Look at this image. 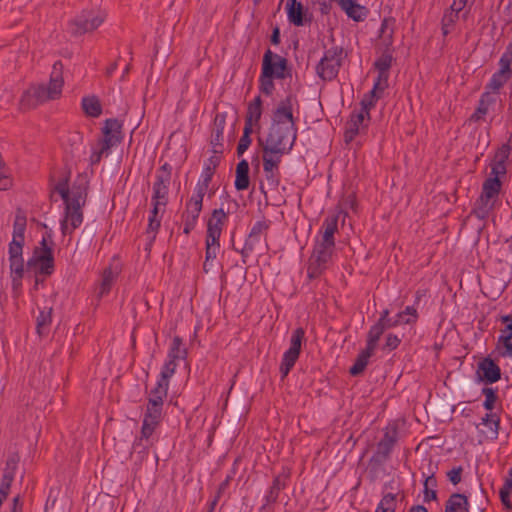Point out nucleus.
I'll use <instances>...</instances> for the list:
<instances>
[{
    "mask_svg": "<svg viewBox=\"0 0 512 512\" xmlns=\"http://www.w3.org/2000/svg\"><path fill=\"white\" fill-rule=\"evenodd\" d=\"M296 136L293 104L291 99H287L274 112L269 133L261 142L263 154L282 158L292 150Z\"/></svg>",
    "mask_w": 512,
    "mask_h": 512,
    "instance_id": "1",
    "label": "nucleus"
},
{
    "mask_svg": "<svg viewBox=\"0 0 512 512\" xmlns=\"http://www.w3.org/2000/svg\"><path fill=\"white\" fill-rule=\"evenodd\" d=\"M55 190L64 201V210L60 221L61 231L64 236L70 235L83 222L82 207L86 203L87 180L81 177L71 186L63 180L57 183Z\"/></svg>",
    "mask_w": 512,
    "mask_h": 512,
    "instance_id": "2",
    "label": "nucleus"
},
{
    "mask_svg": "<svg viewBox=\"0 0 512 512\" xmlns=\"http://www.w3.org/2000/svg\"><path fill=\"white\" fill-rule=\"evenodd\" d=\"M340 215L341 212L333 213L322 224L309 260L308 276L310 278L317 277L326 270L336 256L334 234L338 229Z\"/></svg>",
    "mask_w": 512,
    "mask_h": 512,
    "instance_id": "3",
    "label": "nucleus"
},
{
    "mask_svg": "<svg viewBox=\"0 0 512 512\" xmlns=\"http://www.w3.org/2000/svg\"><path fill=\"white\" fill-rule=\"evenodd\" d=\"M62 71L63 65L56 62L53 65L48 86L36 85L29 88L21 98L22 108H30L39 103L58 98L62 93L64 84Z\"/></svg>",
    "mask_w": 512,
    "mask_h": 512,
    "instance_id": "4",
    "label": "nucleus"
},
{
    "mask_svg": "<svg viewBox=\"0 0 512 512\" xmlns=\"http://www.w3.org/2000/svg\"><path fill=\"white\" fill-rule=\"evenodd\" d=\"M27 268L35 275H49L53 272L52 240L50 235L44 236L40 245L35 248L27 262Z\"/></svg>",
    "mask_w": 512,
    "mask_h": 512,
    "instance_id": "5",
    "label": "nucleus"
},
{
    "mask_svg": "<svg viewBox=\"0 0 512 512\" xmlns=\"http://www.w3.org/2000/svg\"><path fill=\"white\" fill-rule=\"evenodd\" d=\"M103 138L93 148L91 161L97 163L103 156H108L113 147L121 141V124L117 120H107L103 127Z\"/></svg>",
    "mask_w": 512,
    "mask_h": 512,
    "instance_id": "6",
    "label": "nucleus"
},
{
    "mask_svg": "<svg viewBox=\"0 0 512 512\" xmlns=\"http://www.w3.org/2000/svg\"><path fill=\"white\" fill-rule=\"evenodd\" d=\"M500 190V181L497 177L488 178L483 184V191L474 209L475 215L479 219H484L493 209Z\"/></svg>",
    "mask_w": 512,
    "mask_h": 512,
    "instance_id": "7",
    "label": "nucleus"
},
{
    "mask_svg": "<svg viewBox=\"0 0 512 512\" xmlns=\"http://www.w3.org/2000/svg\"><path fill=\"white\" fill-rule=\"evenodd\" d=\"M171 181V171L168 169V165L165 164L158 171L156 176V181L153 185V195L151 199L152 206H155V209H159V207L166 208L168 203V192Z\"/></svg>",
    "mask_w": 512,
    "mask_h": 512,
    "instance_id": "8",
    "label": "nucleus"
},
{
    "mask_svg": "<svg viewBox=\"0 0 512 512\" xmlns=\"http://www.w3.org/2000/svg\"><path fill=\"white\" fill-rule=\"evenodd\" d=\"M304 336L305 332L302 328H297L293 331L290 339V346L284 352L280 365V373L283 377L288 375L295 362L297 361L301 351Z\"/></svg>",
    "mask_w": 512,
    "mask_h": 512,
    "instance_id": "9",
    "label": "nucleus"
},
{
    "mask_svg": "<svg viewBox=\"0 0 512 512\" xmlns=\"http://www.w3.org/2000/svg\"><path fill=\"white\" fill-rule=\"evenodd\" d=\"M8 262L12 290L15 295H18L21 291L22 281L25 275L23 250H8Z\"/></svg>",
    "mask_w": 512,
    "mask_h": 512,
    "instance_id": "10",
    "label": "nucleus"
},
{
    "mask_svg": "<svg viewBox=\"0 0 512 512\" xmlns=\"http://www.w3.org/2000/svg\"><path fill=\"white\" fill-rule=\"evenodd\" d=\"M105 19V13L100 10H85L72 22V31L82 34L99 27Z\"/></svg>",
    "mask_w": 512,
    "mask_h": 512,
    "instance_id": "11",
    "label": "nucleus"
},
{
    "mask_svg": "<svg viewBox=\"0 0 512 512\" xmlns=\"http://www.w3.org/2000/svg\"><path fill=\"white\" fill-rule=\"evenodd\" d=\"M341 59L342 50L332 48L326 51L317 66L318 75L324 80H332L335 78L341 65Z\"/></svg>",
    "mask_w": 512,
    "mask_h": 512,
    "instance_id": "12",
    "label": "nucleus"
},
{
    "mask_svg": "<svg viewBox=\"0 0 512 512\" xmlns=\"http://www.w3.org/2000/svg\"><path fill=\"white\" fill-rule=\"evenodd\" d=\"M286 69V60L278 54L268 50L263 59L262 72L274 78H283Z\"/></svg>",
    "mask_w": 512,
    "mask_h": 512,
    "instance_id": "13",
    "label": "nucleus"
},
{
    "mask_svg": "<svg viewBox=\"0 0 512 512\" xmlns=\"http://www.w3.org/2000/svg\"><path fill=\"white\" fill-rule=\"evenodd\" d=\"M370 116L365 111H358L351 115L346 125L345 141L351 142L356 135L360 134L368 126Z\"/></svg>",
    "mask_w": 512,
    "mask_h": 512,
    "instance_id": "14",
    "label": "nucleus"
},
{
    "mask_svg": "<svg viewBox=\"0 0 512 512\" xmlns=\"http://www.w3.org/2000/svg\"><path fill=\"white\" fill-rule=\"evenodd\" d=\"M263 158V170L265 173V179L268 185L275 189L279 184V171L278 167L281 163V157L272 156L268 154H262Z\"/></svg>",
    "mask_w": 512,
    "mask_h": 512,
    "instance_id": "15",
    "label": "nucleus"
},
{
    "mask_svg": "<svg viewBox=\"0 0 512 512\" xmlns=\"http://www.w3.org/2000/svg\"><path fill=\"white\" fill-rule=\"evenodd\" d=\"M385 77L377 79L374 83L372 90L364 96L361 101V109L359 111H365L369 115V111L375 106V103L382 97L385 89Z\"/></svg>",
    "mask_w": 512,
    "mask_h": 512,
    "instance_id": "16",
    "label": "nucleus"
},
{
    "mask_svg": "<svg viewBox=\"0 0 512 512\" xmlns=\"http://www.w3.org/2000/svg\"><path fill=\"white\" fill-rule=\"evenodd\" d=\"M120 273V265L118 261L112 262L102 274L101 282L96 288V294L98 297L106 295L112 286L114 279Z\"/></svg>",
    "mask_w": 512,
    "mask_h": 512,
    "instance_id": "17",
    "label": "nucleus"
},
{
    "mask_svg": "<svg viewBox=\"0 0 512 512\" xmlns=\"http://www.w3.org/2000/svg\"><path fill=\"white\" fill-rule=\"evenodd\" d=\"M477 374L481 380H484L488 383L497 382L501 376L500 368L496 363H494V361L489 358L479 362Z\"/></svg>",
    "mask_w": 512,
    "mask_h": 512,
    "instance_id": "18",
    "label": "nucleus"
},
{
    "mask_svg": "<svg viewBox=\"0 0 512 512\" xmlns=\"http://www.w3.org/2000/svg\"><path fill=\"white\" fill-rule=\"evenodd\" d=\"M510 154V146L503 144L495 153L491 163V174L499 179L506 173V163Z\"/></svg>",
    "mask_w": 512,
    "mask_h": 512,
    "instance_id": "19",
    "label": "nucleus"
},
{
    "mask_svg": "<svg viewBox=\"0 0 512 512\" xmlns=\"http://www.w3.org/2000/svg\"><path fill=\"white\" fill-rule=\"evenodd\" d=\"M468 0H454L451 5V12L445 14L443 18V33L447 34L449 32V27L453 24L456 19H467V12H462L464 7L466 6Z\"/></svg>",
    "mask_w": 512,
    "mask_h": 512,
    "instance_id": "20",
    "label": "nucleus"
},
{
    "mask_svg": "<svg viewBox=\"0 0 512 512\" xmlns=\"http://www.w3.org/2000/svg\"><path fill=\"white\" fill-rule=\"evenodd\" d=\"M25 229L26 218L22 214L18 213L15 216L13 226V237L12 241L9 243L8 250H23Z\"/></svg>",
    "mask_w": 512,
    "mask_h": 512,
    "instance_id": "21",
    "label": "nucleus"
},
{
    "mask_svg": "<svg viewBox=\"0 0 512 512\" xmlns=\"http://www.w3.org/2000/svg\"><path fill=\"white\" fill-rule=\"evenodd\" d=\"M204 196L205 193H200L197 190L193 191L191 197L186 203L183 218L198 220L200 212L202 210Z\"/></svg>",
    "mask_w": 512,
    "mask_h": 512,
    "instance_id": "22",
    "label": "nucleus"
},
{
    "mask_svg": "<svg viewBox=\"0 0 512 512\" xmlns=\"http://www.w3.org/2000/svg\"><path fill=\"white\" fill-rule=\"evenodd\" d=\"M340 7L345 11L347 16L354 21H362L366 17V9L354 0H338Z\"/></svg>",
    "mask_w": 512,
    "mask_h": 512,
    "instance_id": "23",
    "label": "nucleus"
},
{
    "mask_svg": "<svg viewBox=\"0 0 512 512\" xmlns=\"http://www.w3.org/2000/svg\"><path fill=\"white\" fill-rule=\"evenodd\" d=\"M499 65V70L493 74L488 84V88L492 91L499 90L507 82L511 74L509 64L499 61Z\"/></svg>",
    "mask_w": 512,
    "mask_h": 512,
    "instance_id": "24",
    "label": "nucleus"
},
{
    "mask_svg": "<svg viewBox=\"0 0 512 512\" xmlns=\"http://www.w3.org/2000/svg\"><path fill=\"white\" fill-rule=\"evenodd\" d=\"M227 219L228 215L222 208L215 209L207 222V232L221 235Z\"/></svg>",
    "mask_w": 512,
    "mask_h": 512,
    "instance_id": "25",
    "label": "nucleus"
},
{
    "mask_svg": "<svg viewBox=\"0 0 512 512\" xmlns=\"http://www.w3.org/2000/svg\"><path fill=\"white\" fill-rule=\"evenodd\" d=\"M262 115V107L260 97H256L249 105L247 110L245 126L256 128Z\"/></svg>",
    "mask_w": 512,
    "mask_h": 512,
    "instance_id": "26",
    "label": "nucleus"
},
{
    "mask_svg": "<svg viewBox=\"0 0 512 512\" xmlns=\"http://www.w3.org/2000/svg\"><path fill=\"white\" fill-rule=\"evenodd\" d=\"M16 465L17 462L14 459H10L7 461L6 469L4 471L0 485V494L2 497H7L9 494L10 487L14 479Z\"/></svg>",
    "mask_w": 512,
    "mask_h": 512,
    "instance_id": "27",
    "label": "nucleus"
},
{
    "mask_svg": "<svg viewBox=\"0 0 512 512\" xmlns=\"http://www.w3.org/2000/svg\"><path fill=\"white\" fill-rule=\"evenodd\" d=\"M445 512H469V502L463 494H453L446 502Z\"/></svg>",
    "mask_w": 512,
    "mask_h": 512,
    "instance_id": "28",
    "label": "nucleus"
},
{
    "mask_svg": "<svg viewBox=\"0 0 512 512\" xmlns=\"http://www.w3.org/2000/svg\"><path fill=\"white\" fill-rule=\"evenodd\" d=\"M249 187V164L242 160L236 167L235 188L237 190H246Z\"/></svg>",
    "mask_w": 512,
    "mask_h": 512,
    "instance_id": "29",
    "label": "nucleus"
},
{
    "mask_svg": "<svg viewBox=\"0 0 512 512\" xmlns=\"http://www.w3.org/2000/svg\"><path fill=\"white\" fill-rule=\"evenodd\" d=\"M164 207H159V209H155V206H152V210L150 212V215L148 217V228L147 233L150 236L151 240L155 238V235L160 227L161 220L163 217V214L165 212Z\"/></svg>",
    "mask_w": 512,
    "mask_h": 512,
    "instance_id": "30",
    "label": "nucleus"
},
{
    "mask_svg": "<svg viewBox=\"0 0 512 512\" xmlns=\"http://www.w3.org/2000/svg\"><path fill=\"white\" fill-rule=\"evenodd\" d=\"M418 318L417 309L413 306H407L402 312L396 315V318L388 326L410 325L416 322Z\"/></svg>",
    "mask_w": 512,
    "mask_h": 512,
    "instance_id": "31",
    "label": "nucleus"
},
{
    "mask_svg": "<svg viewBox=\"0 0 512 512\" xmlns=\"http://www.w3.org/2000/svg\"><path fill=\"white\" fill-rule=\"evenodd\" d=\"M158 425L143 421L140 437L135 441V446L142 445L143 448L151 445L154 440V432Z\"/></svg>",
    "mask_w": 512,
    "mask_h": 512,
    "instance_id": "32",
    "label": "nucleus"
},
{
    "mask_svg": "<svg viewBox=\"0 0 512 512\" xmlns=\"http://www.w3.org/2000/svg\"><path fill=\"white\" fill-rule=\"evenodd\" d=\"M288 20L294 25L300 26L303 24V7L300 2L296 0H288L286 4Z\"/></svg>",
    "mask_w": 512,
    "mask_h": 512,
    "instance_id": "33",
    "label": "nucleus"
},
{
    "mask_svg": "<svg viewBox=\"0 0 512 512\" xmlns=\"http://www.w3.org/2000/svg\"><path fill=\"white\" fill-rule=\"evenodd\" d=\"M220 237L217 233L207 232L206 235V262L216 258L220 250ZM207 263H205V266Z\"/></svg>",
    "mask_w": 512,
    "mask_h": 512,
    "instance_id": "34",
    "label": "nucleus"
},
{
    "mask_svg": "<svg viewBox=\"0 0 512 512\" xmlns=\"http://www.w3.org/2000/svg\"><path fill=\"white\" fill-rule=\"evenodd\" d=\"M176 366L177 364L174 360H167L161 369L156 385H162L164 389L168 390L169 381L175 373Z\"/></svg>",
    "mask_w": 512,
    "mask_h": 512,
    "instance_id": "35",
    "label": "nucleus"
},
{
    "mask_svg": "<svg viewBox=\"0 0 512 512\" xmlns=\"http://www.w3.org/2000/svg\"><path fill=\"white\" fill-rule=\"evenodd\" d=\"M167 392L168 390L164 389L162 385H155L149 392L147 406L163 409V402L167 397Z\"/></svg>",
    "mask_w": 512,
    "mask_h": 512,
    "instance_id": "36",
    "label": "nucleus"
},
{
    "mask_svg": "<svg viewBox=\"0 0 512 512\" xmlns=\"http://www.w3.org/2000/svg\"><path fill=\"white\" fill-rule=\"evenodd\" d=\"M385 329H386V325L382 322H377L375 325H373L370 328L368 337H367L366 349H369L373 352L375 351V349L377 347L378 340L380 339V337L383 334Z\"/></svg>",
    "mask_w": 512,
    "mask_h": 512,
    "instance_id": "37",
    "label": "nucleus"
},
{
    "mask_svg": "<svg viewBox=\"0 0 512 512\" xmlns=\"http://www.w3.org/2000/svg\"><path fill=\"white\" fill-rule=\"evenodd\" d=\"M512 493V467L508 471V475L505 478L503 486L499 490V495L502 504L510 509L512 507V503L510 501V495Z\"/></svg>",
    "mask_w": 512,
    "mask_h": 512,
    "instance_id": "38",
    "label": "nucleus"
},
{
    "mask_svg": "<svg viewBox=\"0 0 512 512\" xmlns=\"http://www.w3.org/2000/svg\"><path fill=\"white\" fill-rule=\"evenodd\" d=\"M82 107L85 113L91 117H98L102 112L100 102L94 96L84 97L82 100Z\"/></svg>",
    "mask_w": 512,
    "mask_h": 512,
    "instance_id": "39",
    "label": "nucleus"
},
{
    "mask_svg": "<svg viewBox=\"0 0 512 512\" xmlns=\"http://www.w3.org/2000/svg\"><path fill=\"white\" fill-rule=\"evenodd\" d=\"M374 354L373 351L366 349L363 350L357 357L354 365L350 368V373L352 375H358L364 371L366 368L369 358Z\"/></svg>",
    "mask_w": 512,
    "mask_h": 512,
    "instance_id": "40",
    "label": "nucleus"
},
{
    "mask_svg": "<svg viewBox=\"0 0 512 512\" xmlns=\"http://www.w3.org/2000/svg\"><path fill=\"white\" fill-rule=\"evenodd\" d=\"M213 173H214V171L211 166L204 167L194 190H197L200 193L206 194L208 191L209 184L212 179Z\"/></svg>",
    "mask_w": 512,
    "mask_h": 512,
    "instance_id": "41",
    "label": "nucleus"
},
{
    "mask_svg": "<svg viewBox=\"0 0 512 512\" xmlns=\"http://www.w3.org/2000/svg\"><path fill=\"white\" fill-rule=\"evenodd\" d=\"M162 418V409L157 407L147 406L144 413L143 421L159 425Z\"/></svg>",
    "mask_w": 512,
    "mask_h": 512,
    "instance_id": "42",
    "label": "nucleus"
},
{
    "mask_svg": "<svg viewBox=\"0 0 512 512\" xmlns=\"http://www.w3.org/2000/svg\"><path fill=\"white\" fill-rule=\"evenodd\" d=\"M395 510V497L393 494L385 495L379 504L375 512H394Z\"/></svg>",
    "mask_w": 512,
    "mask_h": 512,
    "instance_id": "43",
    "label": "nucleus"
},
{
    "mask_svg": "<svg viewBox=\"0 0 512 512\" xmlns=\"http://www.w3.org/2000/svg\"><path fill=\"white\" fill-rule=\"evenodd\" d=\"M390 63H391L390 57L384 56V57L380 58L375 64L377 69L379 70L377 79H381L382 77H385L386 86H388L387 70L390 67Z\"/></svg>",
    "mask_w": 512,
    "mask_h": 512,
    "instance_id": "44",
    "label": "nucleus"
},
{
    "mask_svg": "<svg viewBox=\"0 0 512 512\" xmlns=\"http://www.w3.org/2000/svg\"><path fill=\"white\" fill-rule=\"evenodd\" d=\"M482 424L485 427H487L488 432L492 436H496L497 435V431H498V418H497V416L495 414H487L482 419Z\"/></svg>",
    "mask_w": 512,
    "mask_h": 512,
    "instance_id": "45",
    "label": "nucleus"
},
{
    "mask_svg": "<svg viewBox=\"0 0 512 512\" xmlns=\"http://www.w3.org/2000/svg\"><path fill=\"white\" fill-rule=\"evenodd\" d=\"M253 130H254L253 128L246 127V126L244 127L243 135L240 138L238 148H237L238 153H240V154L244 153L250 146V144H251L250 134L253 132Z\"/></svg>",
    "mask_w": 512,
    "mask_h": 512,
    "instance_id": "46",
    "label": "nucleus"
},
{
    "mask_svg": "<svg viewBox=\"0 0 512 512\" xmlns=\"http://www.w3.org/2000/svg\"><path fill=\"white\" fill-rule=\"evenodd\" d=\"M184 351L181 348V340L179 338H174L172 341V346L170 348L168 354V360H176L179 359L183 355Z\"/></svg>",
    "mask_w": 512,
    "mask_h": 512,
    "instance_id": "47",
    "label": "nucleus"
},
{
    "mask_svg": "<svg viewBox=\"0 0 512 512\" xmlns=\"http://www.w3.org/2000/svg\"><path fill=\"white\" fill-rule=\"evenodd\" d=\"M273 78L274 77L262 72L260 79V87L261 91L264 92L265 94H270L272 92L274 88Z\"/></svg>",
    "mask_w": 512,
    "mask_h": 512,
    "instance_id": "48",
    "label": "nucleus"
},
{
    "mask_svg": "<svg viewBox=\"0 0 512 512\" xmlns=\"http://www.w3.org/2000/svg\"><path fill=\"white\" fill-rule=\"evenodd\" d=\"M51 315L50 311H42L40 312L37 318V330L39 334L43 333V330L50 324Z\"/></svg>",
    "mask_w": 512,
    "mask_h": 512,
    "instance_id": "49",
    "label": "nucleus"
},
{
    "mask_svg": "<svg viewBox=\"0 0 512 512\" xmlns=\"http://www.w3.org/2000/svg\"><path fill=\"white\" fill-rule=\"evenodd\" d=\"M260 240H261V237L255 236V235L249 233V235L245 241L243 251L246 253L252 252L254 250L256 244H258L260 242Z\"/></svg>",
    "mask_w": 512,
    "mask_h": 512,
    "instance_id": "50",
    "label": "nucleus"
},
{
    "mask_svg": "<svg viewBox=\"0 0 512 512\" xmlns=\"http://www.w3.org/2000/svg\"><path fill=\"white\" fill-rule=\"evenodd\" d=\"M484 394H485V401L483 403V406L487 410H492L494 407L495 401H496V395L492 389H485Z\"/></svg>",
    "mask_w": 512,
    "mask_h": 512,
    "instance_id": "51",
    "label": "nucleus"
},
{
    "mask_svg": "<svg viewBox=\"0 0 512 512\" xmlns=\"http://www.w3.org/2000/svg\"><path fill=\"white\" fill-rule=\"evenodd\" d=\"M506 353L512 355V329H506L505 334L502 336Z\"/></svg>",
    "mask_w": 512,
    "mask_h": 512,
    "instance_id": "52",
    "label": "nucleus"
},
{
    "mask_svg": "<svg viewBox=\"0 0 512 512\" xmlns=\"http://www.w3.org/2000/svg\"><path fill=\"white\" fill-rule=\"evenodd\" d=\"M462 469L460 467L453 468L447 473L448 479L454 484H458L461 481Z\"/></svg>",
    "mask_w": 512,
    "mask_h": 512,
    "instance_id": "53",
    "label": "nucleus"
},
{
    "mask_svg": "<svg viewBox=\"0 0 512 512\" xmlns=\"http://www.w3.org/2000/svg\"><path fill=\"white\" fill-rule=\"evenodd\" d=\"M214 124L216 127V136L220 137L223 133L224 125H225V117L223 115H217L214 120Z\"/></svg>",
    "mask_w": 512,
    "mask_h": 512,
    "instance_id": "54",
    "label": "nucleus"
},
{
    "mask_svg": "<svg viewBox=\"0 0 512 512\" xmlns=\"http://www.w3.org/2000/svg\"><path fill=\"white\" fill-rule=\"evenodd\" d=\"M400 343V339L398 338V336L394 335V334H388L387 337H386V344L385 346L388 348V349H395L398 347Z\"/></svg>",
    "mask_w": 512,
    "mask_h": 512,
    "instance_id": "55",
    "label": "nucleus"
},
{
    "mask_svg": "<svg viewBox=\"0 0 512 512\" xmlns=\"http://www.w3.org/2000/svg\"><path fill=\"white\" fill-rule=\"evenodd\" d=\"M266 228H267L266 224L264 222L259 221L254 224V226L251 228L250 233L255 236L261 237V235L266 230Z\"/></svg>",
    "mask_w": 512,
    "mask_h": 512,
    "instance_id": "56",
    "label": "nucleus"
},
{
    "mask_svg": "<svg viewBox=\"0 0 512 512\" xmlns=\"http://www.w3.org/2000/svg\"><path fill=\"white\" fill-rule=\"evenodd\" d=\"M500 61L511 65L512 63V42L508 45L506 52L500 58Z\"/></svg>",
    "mask_w": 512,
    "mask_h": 512,
    "instance_id": "57",
    "label": "nucleus"
},
{
    "mask_svg": "<svg viewBox=\"0 0 512 512\" xmlns=\"http://www.w3.org/2000/svg\"><path fill=\"white\" fill-rule=\"evenodd\" d=\"M184 220V228L183 231L185 234H189L195 227L197 220H192L190 218H183Z\"/></svg>",
    "mask_w": 512,
    "mask_h": 512,
    "instance_id": "58",
    "label": "nucleus"
},
{
    "mask_svg": "<svg viewBox=\"0 0 512 512\" xmlns=\"http://www.w3.org/2000/svg\"><path fill=\"white\" fill-rule=\"evenodd\" d=\"M388 315H389V311L384 310L380 316V319L378 320V322L384 323L386 325V328H390L391 326H388V325L393 322V320L388 318Z\"/></svg>",
    "mask_w": 512,
    "mask_h": 512,
    "instance_id": "59",
    "label": "nucleus"
},
{
    "mask_svg": "<svg viewBox=\"0 0 512 512\" xmlns=\"http://www.w3.org/2000/svg\"><path fill=\"white\" fill-rule=\"evenodd\" d=\"M436 497H437V494L434 489H425V491H424L425 501L435 500Z\"/></svg>",
    "mask_w": 512,
    "mask_h": 512,
    "instance_id": "60",
    "label": "nucleus"
},
{
    "mask_svg": "<svg viewBox=\"0 0 512 512\" xmlns=\"http://www.w3.org/2000/svg\"><path fill=\"white\" fill-rule=\"evenodd\" d=\"M487 112V106L485 105L484 98L481 100L480 107L478 108L476 112L477 118H480L481 115H484Z\"/></svg>",
    "mask_w": 512,
    "mask_h": 512,
    "instance_id": "61",
    "label": "nucleus"
},
{
    "mask_svg": "<svg viewBox=\"0 0 512 512\" xmlns=\"http://www.w3.org/2000/svg\"><path fill=\"white\" fill-rule=\"evenodd\" d=\"M435 483L436 481L433 477H427L424 483L425 489H429L430 486L433 487Z\"/></svg>",
    "mask_w": 512,
    "mask_h": 512,
    "instance_id": "62",
    "label": "nucleus"
},
{
    "mask_svg": "<svg viewBox=\"0 0 512 512\" xmlns=\"http://www.w3.org/2000/svg\"><path fill=\"white\" fill-rule=\"evenodd\" d=\"M272 42L277 44L279 42V30L275 29L272 35Z\"/></svg>",
    "mask_w": 512,
    "mask_h": 512,
    "instance_id": "63",
    "label": "nucleus"
},
{
    "mask_svg": "<svg viewBox=\"0 0 512 512\" xmlns=\"http://www.w3.org/2000/svg\"><path fill=\"white\" fill-rule=\"evenodd\" d=\"M410 512H428L423 506H416L410 510Z\"/></svg>",
    "mask_w": 512,
    "mask_h": 512,
    "instance_id": "64",
    "label": "nucleus"
}]
</instances>
